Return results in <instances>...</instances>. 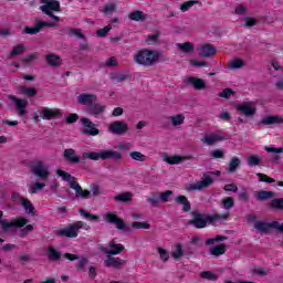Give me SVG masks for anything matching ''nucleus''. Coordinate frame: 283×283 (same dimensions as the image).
Segmentation results:
<instances>
[{"label":"nucleus","mask_w":283,"mask_h":283,"mask_svg":"<svg viewBox=\"0 0 283 283\" xmlns=\"http://www.w3.org/2000/svg\"><path fill=\"white\" fill-rule=\"evenodd\" d=\"M221 205L223 209L229 211V209H233L235 201L233 200V197H226L221 200Z\"/></svg>","instance_id":"obj_45"},{"label":"nucleus","mask_w":283,"mask_h":283,"mask_svg":"<svg viewBox=\"0 0 283 283\" xmlns=\"http://www.w3.org/2000/svg\"><path fill=\"white\" fill-rule=\"evenodd\" d=\"M1 218H3V211L0 210V224H1V229L2 231H4V233H14V227L17 229H23V227H25V224H28V219L23 218V217H18L15 219H12L10 222L6 221V220H1Z\"/></svg>","instance_id":"obj_7"},{"label":"nucleus","mask_w":283,"mask_h":283,"mask_svg":"<svg viewBox=\"0 0 283 283\" xmlns=\"http://www.w3.org/2000/svg\"><path fill=\"white\" fill-rule=\"evenodd\" d=\"M177 50L185 52L186 54H191V52H193V44L190 42L177 43Z\"/></svg>","instance_id":"obj_39"},{"label":"nucleus","mask_w":283,"mask_h":283,"mask_svg":"<svg viewBox=\"0 0 283 283\" xmlns=\"http://www.w3.org/2000/svg\"><path fill=\"white\" fill-rule=\"evenodd\" d=\"M18 91L23 94L24 96H29V98H31L32 96H34L38 91L34 87H25V86H19Z\"/></svg>","instance_id":"obj_41"},{"label":"nucleus","mask_w":283,"mask_h":283,"mask_svg":"<svg viewBox=\"0 0 283 283\" xmlns=\"http://www.w3.org/2000/svg\"><path fill=\"white\" fill-rule=\"evenodd\" d=\"M40 116H41V118H43V120H52V118H54V116H61V113H59V111H54L52 108H43L40 112Z\"/></svg>","instance_id":"obj_30"},{"label":"nucleus","mask_w":283,"mask_h":283,"mask_svg":"<svg viewBox=\"0 0 283 283\" xmlns=\"http://www.w3.org/2000/svg\"><path fill=\"white\" fill-rule=\"evenodd\" d=\"M265 151H268L269 154H273L271 157L272 163H274V165H280V160H282V157L280 156V154H283V148H275V147H265Z\"/></svg>","instance_id":"obj_25"},{"label":"nucleus","mask_w":283,"mask_h":283,"mask_svg":"<svg viewBox=\"0 0 283 283\" xmlns=\"http://www.w3.org/2000/svg\"><path fill=\"white\" fill-rule=\"evenodd\" d=\"M158 195H159V202H169V198L174 196V191L166 190L164 192H158Z\"/></svg>","instance_id":"obj_53"},{"label":"nucleus","mask_w":283,"mask_h":283,"mask_svg":"<svg viewBox=\"0 0 283 283\" xmlns=\"http://www.w3.org/2000/svg\"><path fill=\"white\" fill-rule=\"evenodd\" d=\"M106 260L104 261V266L112 268V269H118L119 266H123L125 264V260L120 258L112 256L113 254H106Z\"/></svg>","instance_id":"obj_23"},{"label":"nucleus","mask_w":283,"mask_h":283,"mask_svg":"<svg viewBox=\"0 0 283 283\" xmlns=\"http://www.w3.org/2000/svg\"><path fill=\"white\" fill-rule=\"evenodd\" d=\"M157 251L161 261L167 262V260H169V252H167V250L157 248Z\"/></svg>","instance_id":"obj_63"},{"label":"nucleus","mask_w":283,"mask_h":283,"mask_svg":"<svg viewBox=\"0 0 283 283\" xmlns=\"http://www.w3.org/2000/svg\"><path fill=\"white\" fill-rule=\"evenodd\" d=\"M83 158L88 160H114V163H120V160H123V154L117 150L108 149L99 153H84Z\"/></svg>","instance_id":"obj_4"},{"label":"nucleus","mask_w":283,"mask_h":283,"mask_svg":"<svg viewBox=\"0 0 283 283\" xmlns=\"http://www.w3.org/2000/svg\"><path fill=\"white\" fill-rule=\"evenodd\" d=\"M78 262L76 263V269L77 271H80L81 273H85V271H87V264H90V260H87V258L85 256H80V259H77Z\"/></svg>","instance_id":"obj_40"},{"label":"nucleus","mask_w":283,"mask_h":283,"mask_svg":"<svg viewBox=\"0 0 283 283\" xmlns=\"http://www.w3.org/2000/svg\"><path fill=\"white\" fill-rule=\"evenodd\" d=\"M209 253L210 255H214L216 258H219V255H224V253H227V245L220 244L212 247L210 248Z\"/></svg>","instance_id":"obj_36"},{"label":"nucleus","mask_w":283,"mask_h":283,"mask_svg":"<svg viewBox=\"0 0 283 283\" xmlns=\"http://www.w3.org/2000/svg\"><path fill=\"white\" fill-rule=\"evenodd\" d=\"M241 67H244V61L241 59L233 60L229 64V70H240Z\"/></svg>","instance_id":"obj_52"},{"label":"nucleus","mask_w":283,"mask_h":283,"mask_svg":"<svg viewBox=\"0 0 283 283\" xmlns=\"http://www.w3.org/2000/svg\"><path fill=\"white\" fill-rule=\"evenodd\" d=\"M8 99L14 105L18 116H25L28 114L25 109L28 107V99L19 98L14 95H8Z\"/></svg>","instance_id":"obj_11"},{"label":"nucleus","mask_w":283,"mask_h":283,"mask_svg":"<svg viewBox=\"0 0 283 283\" xmlns=\"http://www.w3.org/2000/svg\"><path fill=\"white\" fill-rule=\"evenodd\" d=\"M147 202H149L151 207H158V205H160V196L158 195V192H153L151 197L147 199Z\"/></svg>","instance_id":"obj_49"},{"label":"nucleus","mask_w":283,"mask_h":283,"mask_svg":"<svg viewBox=\"0 0 283 283\" xmlns=\"http://www.w3.org/2000/svg\"><path fill=\"white\" fill-rule=\"evenodd\" d=\"M96 101H97V97L95 94L82 93L77 96L78 105H85L86 107H90Z\"/></svg>","instance_id":"obj_21"},{"label":"nucleus","mask_w":283,"mask_h":283,"mask_svg":"<svg viewBox=\"0 0 283 283\" xmlns=\"http://www.w3.org/2000/svg\"><path fill=\"white\" fill-rule=\"evenodd\" d=\"M109 249H107L105 245L99 247V251H103L106 255H119V253H123L125 251V245L120 243H116V240H112L108 244Z\"/></svg>","instance_id":"obj_14"},{"label":"nucleus","mask_w":283,"mask_h":283,"mask_svg":"<svg viewBox=\"0 0 283 283\" xmlns=\"http://www.w3.org/2000/svg\"><path fill=\"white\" fill-rule=\"evenodd\" d=\"M237 109L247 118H253L258 108L255 107V102H243L242 104L237 105Z\"/></svg>","instance_id":"obj_13"},{"label":"nucleus","mask_w":283,"mask_h":283,"mask_svg":"<svg viewBox=\"0 0 283 283\" xmlns=\"http://www.w3.org/2000/svg\"><path fill=\"white\" fill-rule=\"evenodd\" d=\"M91 192H92L93 196H95V197L101 196V186H98L97 184H92V185H91Z\"/></svg>","instance_id":"obj_64"},{"label":"nucleus","mask_w":283,"mask_h":283,"mask_svg":"<svg viewBox=\"0 0 283 283\" xmlns=\"http://www.w3.org/2000/svg\"><path fill=\"white\" fill-rule=\"evenodd\" d=\"M185 83L186 85H192V87L197 91L205 90V87H207V83H205V81L199 77H186Z\"/></svg>","instance_id":"obj_24"},{"label":"nucleus","mask_w":283,"mask_h":283,"mask_svg":"<svg viewBox=\"0 0 283 283\" xmlns=\"http://www.w3.org/2000/svg\"><path fill=\"white\" fill-rule=\"evenodd\" d=\"M223 240H229V238L219 234V235H217V237H214V238L208 239V240L206 241V244H207L208 247H211V245L216 244V242H223Z\"/></svg>","instance_id":"obj_51"},{"label":"nucleus","mask_w":283,"mask_h":283,"mask_svg":"<svg viewBox=\"0 0 283 283\" xmlns=\"http://www.w3.org/2000/svg\"><path fill=\"white\" fill-rule=\"evenodd\" d=\"M256 176L260 178L259 182H268L269 185L275 182V179H273L262 172H258Z\"/></svg>","instance_id":"obj_56"},{"label":"nucleus","mask_w":283,"mask_h":283,"mask_svg":"<svg viewBox=\"0 0 283 283\" xmlns=\"http://www.w3.org/2000/svg\"><path fill=\"white\" fill-rule=\"evenodd\" d=\"M45 61L48 65H50L51 67H59L63 63V60L61 59V56L54 53H50L45 55Z\"/></svg>","instance_id":"obj_26"},{"label":"nucleus","mask_w":283,"mask_h":283,"mask_svg":"<svg viewBox=\"0 0 283 283\" xmlns=\"http://www.w3.org/2000/svg\"><path fill=\"white\" fill-rule=\"evenodd\" d=\"M31 171L33 176H36V178H40V180L43 181L48 180V178L51 176L50 167H48L45 161L42 160L35 161L31 167Z\"/></svg>","instance_id":"obj_8"},{"label":"nucleus","mask_w":283,"mask_h":283,"mask_svg":"<svg viewBox=\"0 0 283 283\" xmlns=\"http://www.w3.org/2000/svg\"><path fill=\"white\" fill-rule=\"evenodd\" d=\"M222 140H224V136L218 135L216 133H210L201 138V143L208 146L216 145V143H220Z\"/></svg>","instance_id":"obj_22"},{"label":"nucleus","mask_w":283,"mask_h":283,"mask_svg":"<svg viewBox=\"0 0 283 283\" xmlns=\"http://www.w3.org/2000/svg\"><path fill=\"white\" fill-rule=\"evenodd\" d=\"M134 61L137 65H143V67H151L160 61V53L158 51L143 49L134 55Z\"/></svg>","instance_id":"obj_2"},{"label":"nucleus","mask_w":283,"mask_h":283,"mask_svg":"<svg viewBox=\"0 0 283 283\" xmlns=\"http://www.w3.org/2000/svg\"><path fill=\"white\" fill-rule=\"evenodd\" d=\"M105 220L108 224H115L116 229H118L119 231H129V228L125 226V221H123V219L118 218V216L112 212H107L105 214Z\"/></svg>","instance_id":"obj_16"},{"label":"nucleus","mask_w":283,"mask_h":283,"mask_svg":"<svg viewBox=\"0 0 283 283\" xmlns=\"http://www.w3.org/2000/svg\"><path fill=\"white\" fill-rule=\"evenodd\" d=\"M234 94H235V92L233 90L226 88L221 93H219V97L220 98H231V96H233Z\"/></svg>","instance_id":"obj_60"},{"label":"nucleus","mask_w":283,"mask_h":283,"mask_svg":"<svg viewBox=\"0 0 283 283\" xmlns=\"http://www.w3.org/2000/svg\"><path fill=\"white\" fill-rule=\"evenodd\" d=\"M106 106L98 103H93L90 105V107L86 108V112L90 116H94L95 118H98V116L105 114Z\"/></svg>","instance_id":"obj_19"},{"label":"nucleus","mask_w":283,"mask_h":283,"mask_svg":"<svg viewBox=\"0 0 283 283\" xmlns=\"http://www.w3.org/2000/svg\"><path fill=\"white\" fill-rule=\"evenodd\" d=\"M240 165H242V160L239 157H232L228 165V174H235L240 169Z\"/></svg>","instance_id":"obj_32"},{"label":"nucleus","mask_w":283,"mask_h":283,"mask_svg":"<svg viewBox=\"0 0 283 283\" xmlns=\"http://www.w3.org/2000/svg\"><path fill=\"white\" fill-rule=\"evenodd\" d=\"M132 192H124L114 197L116 202H132Z\"/></svg>","instance_id":"obj_44"},{"label":"nucleus","mask_w":283,"mask_h":283,"mask_svg":"<svg viewBox=\"0 0 283 283\" xmlns=\"http://www.w3.org/2000/svg\"><path fill=\"white\" fill-rule=\"evenodd\" d=\"M163 160L168 165H180V163H185V160H189V157H182L180 155L164 156Z\"/></svg>","instance_id":"obj_28"},{"label":"nucleus","mask_w":283,"mask_h":283,"mask_svg":"<svg viewBox=\"0 0 283 283\" xmlns=\"http://www.w3.org/2000/svg\"><path fill=\"white\" fill-rule=\"evenodd\" d=\"M283 118L282 116H266L261 119V125H282Z\"/></svg>","instance_id":"obj_29"},{"label":"nucleus","mask_w":283,"mask_h":283,"mask_svg":"<svg viewBox=\"0 0 283 283\" xmlns=\"http://www.w3.org/2000/svg\"><path fill=\"white\" fill-rule=\"evenodd\" d=\"M48 258L49 260H52V262H56L57 260H61V252L56 251L54 247L50 245L48 248Z\"/></svg>","instance_id":"obj_38"},{"label":"nucleus","mask_w":283,"mask_h":283,"mask_svg":"<svg viewBox=\"0 0 283 283\" xmlns=\"http://www.w3.org/2000/svg\"><path fill=\"white\" fill-rule=\"evenodd\" d=\"M109 30H112V25H106L103 29H99L96 31L97 36H99L101 39L107 36V33L109 32Z\"/></svg>","instance_id":"obj_59"},{"label":"nucleus","mask_w":283,"mask_h":283,"mask_svg":"<svg viewBox=\"0 0 283 283\" xmlns=\"http://www.w3.org/2000/svg\"><path fill=\"white\" fill-rule=\"evenodd\" d=\"M229 213L207 216L200 212H192V219L188 221V224L195 227V229H205L207 224H213L217 220H227Z\"/></svg>","instance_id":"obj_1"},{"label":"nucleus","mask_w":283,"mask_h":283,"mask_svg":"<svg viewBox=\"0 0 283 283\" xmlns=\"http://www.w3.org/2000/svg\"><path fill=\"white\" fill-rule=\"evenodd\" d=\"M41 3H44L40 7L41 12H43L44 14L52 15V11L61 12V2L56 0H41Z\"/></svg>","instance_id":"obj_15"},{"label":"nucleus","mask_w":283,"mask_h":283,"mask_svg":"<svg viewBox=\"0 0 283 283\" xmlns=\"http://www.w3.org/2000/svg\"><path fill=\"white\" fill-rule=\"evenodd\" d=\"M34 231V226L28 224L19 231V238H28V233H32Z\"/></svg>","instance_id":"obj_50"},{"label":"nucleus","mask_w":283,"mask_h":283,"mask_svg":"<svg viewBox=\"0 0 283 283\" xmlns=\"http://www.w3.org/2000/svg\"><path fill=\"white\" fill-rule=\"evenodd\" d=\"M108 132L115 136H123L129 132V125L123 120H115L109 124Z\"/></svg>","instance_id":"obj_12"},{"label":"nucleus","mask_w":283,"mask_h":283,"mask_svg":"<svg viewBox=\"0 0 283 283\" xmlns=\"http://www.w3.org/2000/svg\"><path fill=\"white\" fill-rule=\"evenodd\" d=\"M247 163L249 167H258L260 166V163H262V160H260L258 156L251 155L247 157Z\"/></svg>","instance_id":"obj_48"},{"label":"nucleus","mask_w":283,"mask_h":283,"mask_svg":"<svg viewBox=\"0 0 283 283\" xmlns=\"http://www.w3.org/2000/svg\"><path fill=\"white\" fill-rule=\"evenodd\" d=\"M254 198H256L261 202H264V200H270V198H275V192L261 190L254 195Z\"/></svg>","instance_id":"obj_35"},{"label":"nucleus","mask_w":283,"mask_h":283,"mask_svg":"<svg viewBox=\"0 0 283 283\" xmlns=\"http://www.w3.org/2000/svg\"><path fill=\"white\" fill-rule=\"evenodd\" d=\"M158 39H160V31L149 34L146 39V43H148V45H156V43H158Z\"/></svg>","instance_id":"obj_47"},{"label":"nucleus","mask_w":283,"mask_h":283,"mask_svg":"<svg viewBox=\"0 0 283 283\" xmlns=\"http://www.w3.org/2000/svg\"><path fill=\"white\" fill-rule=\"evenodd\" d=\"M247 6L244 4H237L235 8H234V13L235 14H239V15H244L247 14Z\"/></svg>","instance_id":"obj_62"},{"label":"nucleus","mask_w":283,"mask_h":283,"mask_svg":"<svg viewBox=\"0 0 283 283\" xmlns=\"http://www.w3.org/2000/svg\"><path fill=\"white\" fill-rule=\"evenodd\" d=\"M129 157L132 160H135L137 163H145L147 160V155H144L140 151H130Z\"/></svg>","instance_id":"obj_42"},{"label":"nucleus","mask_w":283,"mask_h":283,"mask_svg":"<svg viewBox=\"0 0 283 283\" xmlns=\"http://www.w3.org/2000/svg\"><path fill=\"white\" fill-rule=\"evenodd\" d=\"M66 30L69 32V36H77V39H85V34H83L81 29L67 28Z\"/></svg>","instance_id":"obj_54"},{"label":"nucleus","mask_w":283,"mask_h":283,"mask_svg":"<svg viewBox=\"0 0 283 283\" xmlns=\"http://www.w3.org/2000/svg\"><path fill=\"white\" fill-rule=\"evenodd\" d=\"M54 25L52 22L36 21L34 27H27L24 29V34H39L43 28H54Z\"/></svg>","instance_id":"obj_17"},{"label":"nucleus","mask_w":283,"mask_h":283,"mask_svg":"<svg viewBox=\"0 0 283 283\" xmlns=\"http://www.w3.org/2000/svg\"><path fill=\"white\" fill-rule=\"evenodd\" d=\"M196 3H198V2H197V1H193V0L184 2V3L180 6L181 12H187V10H189V8H193V6H196Z\"/></svg>","instance_id":"obj_61"},{"label":"nucleus","mask_w":283,"mask_h":283,"mask_svg":"<svg viewBox=\"0 0 283 283\" xmlns=\"http://www.w3.org/2000/svg\"><path fill=\"white\" fill-rule=\"evenodd\" d=\"M269 206L272 208V209H283V198H275L273 199Z\"/></svg>","instance_id":"obj_55"},{"label":"nucleus","mask_w":283,"mask_h":283,"mask_svg":"<svg viewBox=\"0 0 283 283\" xmlns=\"http://www.w3.org/2000/svg\"><path fill=\"white\" fill-rule=\"evenodd\" d=\"M56 174L62 178V180H65V182L70 185L71 189L75 191V198H83L84 200H87L90 196H92L90 190H83L81 185L76 182V178L65 170L57 169Z\"/></svg>","instance_id":"obj_3"},{"label":"nucleus","mask_w":283,"mask_h":283,"mask_svg":"<svg viewBox=\"0 0 283 283\" xmlns=\"http://www.w3.org/2000/svg\"><path fill=\"white\" fill-rule=\"evenodd\" d=\"M101 12L103 14H105L106 17L109 14H114V12H116V3L111 2V3L105 4L104 9L101 10Z\"/></svg>","instance_id":"obj_46"},{"label":"nucleus","mask_w":283,"mask_h":283,"mask_svg":"<svg viewBox=\"0 0 283 283\" xmlns=\"http://www.w3.org/2000/svg\"><path fill=\"white\" fill-rule=\"evenodd\" d=\"M170 255L177 262L180 261L182 255H185V250L182 249V244L176 243L170 252Z\"/></svg>","instance_id":"obj_31"},{"label":"nucleus","mask_w":283,"mask_h":283,"mask_svg":"<svg viewBox=\"0 0 283 283\" xmlns=\"http://www.w3.org/2000/svg\"><path fill=\"white\" fill-rule=\"evenodd\" d=\"M64 158L73 165H78V163H81V157L76 156V150L72 148H67L64 150Z\"/></svg>","instance_id":"obj_27"},{"label":"nucleus","mask_w":283,"mask_h":283,"mask_svg":"<svg viewBox=\"0 0 283 283\" xmlns=\"http://www.w3.org/2000/svg\"><path fill=\"white\" fill-rule=\"evenodd\" d=\"M220 175V170L205 172L203 178L195 184H190L186 188V191H202V189H209V187L213 185V177L211 176Z\"/></svg>","instance_id":"obj_5"},{"label":"nucleus","mask_w":283,"mask_h":283,"mask_svg":"<svg viewBox=\"0 0 283 283\" xmlns=\"http://www.w3.org/2000/svg\"><path fill=\"white\" fill-rule=\"evenodd\" d=\"M254 229L259 233H268L271 229H277L280 233H283V223L281 224L277 221H273L271 223L263 222V221H255Z\"/></svg>","instance_id":"obj_9"},{"label":"nucleus","mask_w":283,"mask_h":283,"mask_svg":"<svg viewBox=\"0 0 283 283\" xmlns=\"http://www.w3.org/2000/svg\"><path fill=\"white\" fill-rule=\"evenodd\" d=\"M24 52L25 44L19 43L12 48L11 52L8 55V59H14V56H20V54H23Z\"/></svg>","instance_id":"obj_33"},{"label":"nucleus","mask_w":283,"mask_h":283,"mask_svg":"<svg viewBox=\"0 0 283 283\" xmlns=\"http://www.w3.org/2000/svg\"><path fill=\"white\" fill-rule=\"evenodd\" d=\"M243 25L245 28H253V25H258V20L251 17L243 18Z\"/></svg>","instance_id":"obj_57"},{"label":"nucleus","mask_w":283,"mask_h":283,"mask_svg":"<svg viewBox=\"0 0 283 283\" xmlns=\"http://www.w3.org/2000/svg\"><path fill=\"white\" fill-rule=\"evenodd\" d=\"M130 21H147V14L143 11H133L128 14Z\"/></svg>","instance_id":"obj_37"},{"label":"nucleus","mask_w":283,"mask_h":283,"mask_svg":"<svg viewBox=\"0 0 283 283\" xmlns=\"http://www.w3.org/2000/svg\"><path fill=\"white\" fill-rule=\"evenodd\" d=\"M20 205L23 207L25 213L34 216V206L32 205V202L29 199L24 198Z\"/></svg>","instance_id":"obj_43"},{"label":"nucleus","mask_w":283,"mask_h":283,"mask_svg":"<svg viewBox=\"0 0 283 283\" xmlns=\"http://www.w3.org/2000/svg\"><path fill=\"white\" fill-rule=\"evenodd\" d=\"M80 120L82 123L81 132L84 136H98L101 134V129L96 128V124L92 119L82 117Z\"/></svg>","instance_id":"obj_10"},{"label":"nucleus","mask_w":283,"mask_h":283,"mask_svg":"<svg viewBox=\"0 0 283 283\" xmlns=\"http://www.w3.org/2000/svg\"><path fill=\"white\" fill-rule=\"evenodd\" d=\"M175 201L177 202V205H182V211H186V212L191 211V203L189 202L187 197L177 196L175 198Z\"/></svg>","instance_id":"obj_34"},{"label":"nucleus","mask_w":283,"mask_h":283,"mask_svg":"<svg viewBox=\"0 0 283 283\" xmlns=\"http://www.w3.org/2000/svg\"><path fill=\"white\" fill-rule=\"evenodd\" d=\"M45 188V184L35 182L31 186L29 193H36L38 191H42Z\"/></svg>","instance_id":"obj_58"},{"label":"nucleus","mask_w":283,"mask_h":283,"mask_svg":"<svg viewBox=\"0 0 283 283\" xmlns=\"http://www.w3.org/2000/svg\"><path fill=\"white\" fill-rule=\"evenodd\" d=\"M164 120L166 122V125H171L172 127H180V125H185V115L177 114L172 116H166L164 117Z\"/></svg>","instance_id":"obj_20"},{"label":"nucleus","mask_w":283,"mask_h":283,"mask_svg":"<svg viewBox=\"0 0 283 283\" xmlns=\"http://www.w3.org/2000/svg\"><path fill=\"white\" fill-rule=\"evenodd\" d=\"M81 229L90 231V226L83 221H76L57 230V235H61L62 238H78V231H81Z\"/></svg>","instance_id":"obj_6"},{"label":"nucleus","mask_w":283,"mask_h":283,"mask_svg":"<svg viewBox=\"0 0 283 283\" xmlns=\"http://www.w3.org/2000/svg\"><path fill=\"white\" fill-rule=\"evenodd\" d=\"M199 56L203 59H211V56H216V46L210 43L201 44L198 49Z\"/></svg>","instance_id":"obj_18"}]
</instances>
